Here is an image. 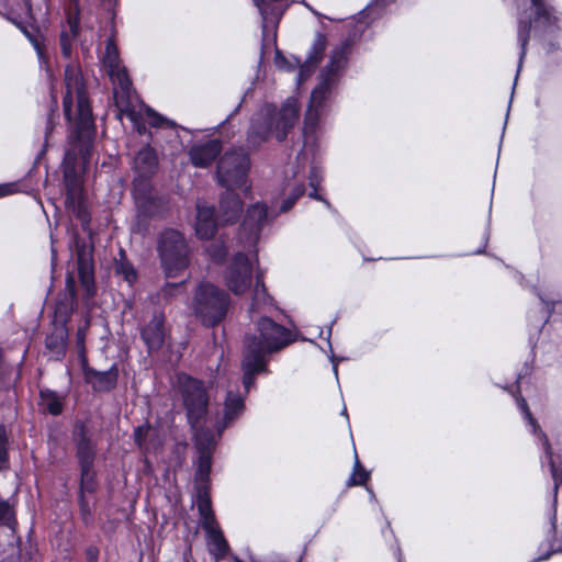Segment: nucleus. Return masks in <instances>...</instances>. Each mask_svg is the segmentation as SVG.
I'll use <instances>...</instances> for the list:
<instances>
[{"mask_svg":"<svg viewBox=\"0 0 562 562\" xmlns=\"http://www.w3.org/2000/svg\"><path fill=\"white\" fill-rule=\"evenodd\" d=\"M295 340L294 335L284 326L270 317L261 316L256 322L254 334H248L244 341L241 369L244 372L243 386L229 389L224 401L222 417L215 422L217 437L240 417L245 409V397L255 383V376L268 372L267 356L277 352Z\"/></svg>","mask_w":562,"mask_h":562,"instance_id":"f257e3e1","label":"nucleus"},{"mask_svg":"<svg viewBox=\"0 0 562 562\" xmlns=\"http://www.w3.org/2000/svg\"><path fill=\"white\" fill-rule=\"evenodd\" d=\"M350 44L344 42L331 50L329 61L319 75V83L311 93V100L304 117L303 153L305 157L311 153L315 156L318 134L322 131L323 119L327 115L331 95L342 76L348 61Z\"/></svg>","mask_w":562,"mask_h":562,"instance_id":"f03ea898","label":"nucleus"},{"mask_svg":"<svg viewBox=\"0 0 562 562\" xmlns=\"http://www.w3.org/2000/svg\"><path fill=\"white\" fill-rule=\"evenodd\" d=\"M64 85V114L69 122L71 133L76 136V140L78 143V145H74V150L78 147L82 165L86 167L92 150L94 120L86 93L82 74L77 66L68 65L65 68Z\"/></svg>","mask_w":562,"mask_h":562,"instance_id":"7ed1b4c3","label":"nucleus"},{"mask_svg":"<svg viewBox=\"0 0 562 562\" xmlns=\"http://www.w3.org/2000/svg\"><path fill=\"white\" fill-rule=\"evenodd\" d=\"M102 60L108 75L116 86L115 100L120 111L133 123L139 134L146 132V121L154 127H176L175 122L156 113L149 106L142 103L138 105L133 104L131 100L132 82L126 69L121 66L117 47L111 38L106 42Z\"/></svg>","mask_w":562,"mask_h":562,"instance_id":"20e7f679","label":"nucleus"},{"mask_svg":"<svg viewBox=\"0 0 562 562\" xmlns=\"http://www.w3.org/2000/svg\"><path fill=\"white\" fill-rule=\"evenodd\" d=\"M299 102L289 98L280 109L273 104H263L252 116L247 140L256 147L273 136L282 142L299 119Z\"/></svg>","mask_w":562,"mask_h":562,"instance_id":"39448f33","label":"nucleus"},{"mask_svg":"<svg viewBox=\"0 0 562 562\" xmlns=\"http://www.w3.org/2000/svg\"><path fill=\"white\" fill-rule=\"evenodd\" d=\"M231 297L226 291L210 282H201L194 290L192 311L207 327L220 324L227 314Z\"/></svg>","mask_w":562,"mask_h":562,"instance_id":"423d86ee","label":"nucleus"},{"mask_svg":"<svg viewBox=\"0 0 562 562\" xmlns=\"http://www.w3.org/2000/svg\"><path fill=\"white\" fill-rule=\"evenodd\" d=\"M157 251L167 278L178 277L189 267L188 244L183 235L176 229H166L160 234Z\"/></svg>","mask_w":562,"mask_h":562,"instance_id":"0eeeda50","label":"nucleus"},{"mask_svg":"<svg viewBox=\"0 0 562 562\" xmlns=\"http://www.w3.org/2000/svg\"><path fill=\"white\" fill-rule=\"evenodd\" d=\"M516 403L518 408L520 409L521 414L524 415V418L529 426L530 432L537 438L538 442L542 446L546 458L548 460L550 471L554 481L553 486V498H552V505L549 513V519L551 524V530L555 532L557 530V504H558V492H559V485L562 484V457L560 460L559 465H555L554 459H553V452L549 445L547 436L542 432L540 429L537 420L532 417L531 412L527 405V402L524 397H516Z\"/></svg>","mask_w":562,"mask_h":562,"instance_id":"6e6552de","label":"nucleus"},{"mask_svg":"<svg viewBox=\"0 0 562 562\" xmlns=\"http://www.w3.org/2000/svg\"><path fill=\"white\" fill-rule=\"evenodd\" d=\"M249 158L243 148L226 151L217 164V179L227 190L243 188L247 182Z\"/></svg>","mask_w":562,"mask_h":562,"instance_id":"1a4fd4ad","label":"nucleus"},{"mask_svg":"<svg viewBox=\"0 0 562 562\" xmlns=\"http://www.w3.org/2000/svg\"><path fill=\"white\" fill-rule=\"evenodd\" d=\"M178 384L187 408V415L192 428L204 416L207 407V394L203 383L187 374L178 376Z\"/></svg>","mask_w":562,"mask_h":562,"instance_id":"9d476101","label":"nucleus"},{"mask_svg":"<svg viewBox=\"0 0 562 562\" xmlns=\"http://www.w3.org/2000/svg\"><path fill=\"white\" fill-rule=\"evenodd\" d=\"M252 263L248 257L238 252L225 271L224 280L235 295L243 294L252 282Z\"/></svg>","mask_w":562,"mask_h":562,"instance_id":"9b49d317","label":"nucleus"},{"mask_svg":"<svg viewBox=\"0 0 562 562\" xmlns=\"http://www.w3.org/2000/svg\"><path fill=\"white\" fill-rule=\"evenodd\" d=\"M269 220L266 204L257 202L247 209L240 228V238L245 245L252 246L259 240L260 233Z\"/></svg>","mask_w":562,"mask_h":562,"instance_id":"f8f14e48","label":"nucleus"},{"mask_svg":"<svg viewBox=\"0 0 562 562\" xmlns=\"http://www.w3.org/2000/svg\"><path fill=\"white\" fill-rule=\"evenodd\" d=\"M262 20V33L274 32L281 18L293 2L303 0H252Z\"/></svg>","mask_w":562,"mask_h":562,"instance_id":"ddd939ff","label":"nucleus"},{"mask_svg":"<svg viewBox=\"0 0 562 562\" xmlns=\"http://www.w3.org/2000/svg\"><path fill=\"white\" fill-rule=\"evenodd\" d=\"M134 169L137 177L134 179V186L136 181L140 182V187H149L148 179L153 177L158 169V157L155 149L150 146L142 148L135 159Z\"/></svg>","mask_w":562,"mask_h":562,"instance_id":"4468645a","label":"nucleus"},{"mask_svg":"<svg viewBox=\"0 0 562 562\" xmlns=\"http://www.w3.org/2000/svg\"><path fill=\"white\" fill-rule=\"evenodd\" d=\"M134 198L138 213L144 217L160 216L165 212V201L161 198L153 196L148 187H140L138 181L135 183Z\"/></svg>","mask_w":562,"mask_h":562,"instance_id":"2eb2a0df","label":"nucleus"},{"mask_svg":"<svg viewBox=\"0 0 562 562\" xmlns=\"http://www.w3.org/2000/svg\"><path fill=\"white\" fill-rule=\"evenodd\" d=\"M221 224L218 216H215L213 206L204 202H196V235L202 239H210L214 236L217 225Z\"/></svg>","mask_w":562,"mask_h":562,"instance_id":"dca6fc26","label":"nucleus"},{"mask_svg":"<svg viewBox=\"0 0 562 562\" xmlns=\"http://www.w3.org/2000/svg\"><path fill=\"white\" fill-rule=\"evenodd\" d=\"M77 257L79 282L83 291L82 300L85 304L89 306L90 300H92L95 294L93 267L89 256L85 250H79Z\"/></svg>","mask_w":562,"mask_h":562,"instance_id":"f3484780","label":"nucleus"},{"mask_svg":"<svg viewBox=\"0 0 562 562\" xmlns=\"http://www.w3.org/2000/svg\"><path fill=\"white\" fill-rule=\"evenodd\" d=\"M165 318L161 314H156L140 330V337L149 351L158 350L165 342Z\"/></svg>","mask_w":562,"mask_h":562,"instance_id":"a211bd4d","label":"nucleus"},{"mask_svg":"<svg viewBox=\"0 0 562 562\" xmlns=\"http://www.w3.org/2000/svg\"><path fill=\"white\" fill-rule=\"evenodd\" d=\"M119 369L113 364L108 371L85 368V379L98 392H109L116 385Z\"/></svg>","mask_w":562,"mask_h":562,"instance_id":"6ab92c4d","label":"nucleus"},{"mask_svg":"<svg viewBox=\"0 0 562 562\" xmlns=\"http://www.w3.org/2000/svg\"><path fill=\"white\" fill-rule=\"evenodd\" d=\"M76 282L71 274L67 276L66 279V293L65 299L59 300L56 303L54 312V324L66 326L70 314L72 313L76 305L75 294Z\"/></svg>","mask_w":562,"mask_h":562,"instance_id":"aec40b11","label":"nucleus"},{"mask_svg":"<svg viewBox=\"0 0 562 562\" xmlns=\"http://www.w3.org/2000/svg\"><path fill=\"white\" fill-rule=\"evenodd\" d=\"M222 150V144L217 139H211L204 144L193 145L189 151L190 159L195 167L204 168L212 164Z\"/></svg>","mask_w":562,"mask_h":562,"instance_id":"412c9836","label":"nucleus"},{"mask_svg":"<svg viewBox=\"0 0 562 562\" xmlns=\"http://www.w3.org/2000/svg\"><path fill=\"white\" fill-rule=\"evenodd\" d=\"M535 9V30L551 32L558 24L559 16L548 0H531Z\"/></svg>","mask_w":562,"mask_h":562,"instance_id":"4be33fe9","label":"nucleus"},{"mask_svg":"<svg viewBox=\"0 0 562 562\" xmlns=\"http://www.w3.org/2000/svg\"><path fill=\"white\" fill-rule=\"evenodd\" d=\"M243 202L233 191L227 190L222 194L220 200L218 220L221 224H229L236 222L241 213Z\"/></svg>","mask_w":562,"mask_h":562,"instance_id":"5701e85b","label":"nucleus"},{"mask_svg":"<svg viewBox=\"0 0 562 562\" xmlns=\"http://www.w3.org/2000/svg\"><path fill=\"white\" fill-rule=\"evenodd\" d=\"M203 530L206 536L207 550L210 554L213 555L215 562H218V560L227 554L229 550L228 543L218 524L210 525V522H207V526L203 527Z\"/></svg>","mask_w":562,"mask_h":562,"instance_id":"b1692460","label":"nucleus"},{"mask_svg":"<svg viewBox=\"0 0 562 562\" xmlns=\"http://www.w3.org/2000/svg\"><path fill=\"white\" fill-rule=\"evenodd\" d=\"M272 308V297L267 293L266 286L260 274L256 276L255 288L252 291L251 304L249 307L250 318L256 314L269 312Z\"/></svg>","mask_w":562,"mask_h":562,"instance_id":"393cba45","label":"nucleus"},{"mask_svg":"<svg viewBox=\"0 0 562 562\" xmlns=\"http://www.w3.org/2000/svg\"><path fill=\"white\" fill-rule=\"evenodd\" d=\"M326 47V38L324 35L319 34L312 47V50L303 65H300V70L297 75V85H301L305 81L314 71L316 65L322 58V55Z\"/></svg>","mask_w":562,"mask_h":562,"instance_id":"a878e982","label":"nucleus"},{"mask_svg":"<svg viewBox=\"0 0 562 562\" xmlns=\"http://www.w3.org/2000/svg\"><path fill=\"white\" fill-rule=\"evenodd\" d=\"M68 330L67 327L54 324L53 331L46 337L45 345L55 360H60L67 348Z\"/></svg>","mask_w":562,"mask_h":562,"instance_id":"bb28decb","label":"nucleus"},{"mask_svg":"<svg viewBox=\"0 0 562 562\" xmlns=\"http://www.w3.org/2000/svg\"><path fill=\"white\" fill-rule=\"evenodd\" d=\"M77 457L80 468L93 467L95 449L81 426L77 434Z\"/></svg>","mask_w":562,"mask_h":562,"instance_id":"cd10ccee","label":"nucleus"},{"mask_svg":"<svg viewBox=\"0 0 562 562\" xmlns=\"http://www.w3.org/2000/svg\"><path fill=\"white\" fill-rule=\"evenodd\" d=\"M65 183H66V203L68 206L74 209L78 207V212L81 209V195H82V182L76 173L66 170L65 171Z\"/></svg>","mask_w":562,"mask_h":562,"instance_id":"c85d7f7f","label":"nucleus"},{"mask_svg":"<svg viewBox=\"0 0 562 562\" xmlns=\"http://www.w3.org/2000/svg\"><path fill=\"white\" fill-rule=\"evenodd\" d=\"M68 31L60 33V47L63 55L68 58L72 50V41L79 32V18L78 14H69L67 19Z\"/></svg>","mask_w":562,"mask_h":562,"instance_id":"c756f323","label":"nucleus"},{"mask_svg":"<svg viewBox=\"0 0 562 562\" xmlns=\"http://www.w3.org/2000/svg\"><path fill=\"white\" fill-rule=\"evenodd\" d=\"M195 447L199 452V456L207 454L213 456V452L216 447V437L210 429H196L195 435Z\"/></svg>","mask_w":562,"mask_h":562,"instance_id":"7c9ffc66","label":"nucleus"},{"mask_svg":"<svg viewBox=\"0 0 562 562\" xmlns=\"http://www.w3.org/2000/svg\"><path fill=\"white\" fill-rule=\"evenodd\" d=\"M198 510L201 516L202 528L207 526V522H210V525L217 524L206 488H198Z\"/></svg>","mask_w":562,"mask_h":562,"instance_id":"2f4dec72","label":"nucleus"},{"mask_svg":"<svg viewBox=\"0 0 562 562\" xmlns=\"http://www.w3.org/2000/svg\"><path fill=\"white\" fill-rule=\"evenodd\" d=\"M322 181L323 170L317 164L313 162L308 175V184L311 187V192L308 193V196L314 200L322 201L327 207H330L329 202L326 199H324L321 194H318V189L321 187Z\"/></svg>","mask_w":562,"mask_h":562,"instance_id":"473e14b6","label":"nucleus"},{"mask_svg":"<svg viewBox=\"0 0 562 562\" xmlns=\"http://www.w3.org/2000/svg\"><path fill=\"white\" fill-rule=\"evenodd\" d=\"M212 465V456L202 454L199 456L198 467L195 471V482L198 488H206L210 480Z\"/></svg>","mask_w":562,"mask_h":562,"instance_id":"72a5a7b5","label":"nucleus"},{"mask_svg":"<svg viewBox=\"0 0 562 562\" xmlns=\"http://www.w3.org/2000/svg\"><path fill=\"white\" fill-rule=\"evenodd\" d=\"M41 406L52 415H59L63 411L61 400L57 393L45 390L41 391Z\"/></svg>","mask_w":562,"mask_h":562,"instance_id":"f704fd0d","label":"nucleus"},{"mask_svg":"<svg viewBox=\"0 0 562 562\" xmlns=\"http://www.w3.org/2000/svg\"><path fill=\"white\" fill-rule=\"evenodd\" d=\"M530 30H531V22L530 21H525L522 18H519V21H518V42H519L521 50H520V55H519V66H518V68H520L522 59L525 58V55H526V46H527L528 41H529Z\"/></svg>","mask_w":562,"mask_h":562,"instance_id":"c9c22d12","label":"nucleus"},{"mask_svg":"<svg viewBox=\"0 0 562 562\" xmlns=\"http://www.w3.org/2000/svg\"><path fill=\"white\" fill-rule=\"evenodd\" d=\"M369 479H370V473L361 467V463H360L358 457L356 456L353 472H352L351 476L349 477L347 485L348 486L364 485Z\"/></svg>","mask_w":562,"mask_h":562,"instance_id":"e433bc0d","label":"nucleus"},{"mask_svg":"<svg viewBox=\"0 0 562 562\" xmlns=\"http://www.w3.org/2000/svg\"><path fill=\"white\" fill-rule=\"evenodd\" d=\"M16 524L14 510L7 501H0V526L14 529Z\"/></svg>","mask_w":562,"mask_h":562,"instance_id":"4c0bfd02","label":"nucleus"},{"mask_svg":"<svg viewBox=\"0 0 562 562\" xmlns=\"http://www.w3.org/2000/svg\"><path fill=\"white\" fill-rule=\"evenodd\" d=\"M81 469V483L80 491L81 495L85 493H93L97 486L94 481V472L92 471V467L80 468Z\"/></svg>","mask_w":562,"mask_h":562,"instance_id":"58836bf2","label":"nucleus"},{"mask_svg":"<svg viewBox=\"0 0 562 562\" xmlns=\"http://www.w3.org/2000/svg\"><path fill=\"white\" fill-rule=\"evenodd\" d=\"M305 193V187L302 182L294 183L291 187L289 196L281 204V212L289 211L295 203V201Z\"/></svg>","mask_w":562,"mask_h":562,"instance_id":"ea45409f","label":"nucleus"},{"mask_svg":"<svg viewBox=\"0 0 562 562\" xmlns=\"http://www.w3.org/2000/svg\"><path fill=\"white\" fill-rule=\"evenodd\" d=\"M79 508H80V516H81L82 521L87 526L91 525L93 521L92 508H91L89 502L86 499L85 495H80Z\"/></svg>","mask_w":562,"mask_h":562,"instance_id":"a19ab883","label":"nucleus"},{"mask_svg":"<svg viewBox=\"0 0 562 562\" xmlns=\"http://www.w3.org/2000/svg\"><path fill=\"white\" fill-rule=\"evenodd\" d=\"M274 63L279 69L285 70V71H292L299 66L297 59H294L293 61H291L286 57L282 56L279 50H277V53H276Z\"/></svg>","mask_w":562,"mask_h":562,"instance_id":"79ce46f5","label":"nucleus"},{"mask_svg":"<svg viewBox=\"0 0 562 562\" xmlns=\"http://www.w3.org/2000/svg\"><path fill=\"white\" fill-rule=\"evenodd\" d=\"M117 273L122 274L124 280L131 285L136 280V271L128 263H121L117 267Z\"/></svg>","mask_w":562,"mask_h":562,"instance_id":"37998d69","label":"nucleus"},{"mask_svg":"<svg viewBox=\"0 0 562 562\" xmlns=\"http://www.w3.org/2000/svg\"><path fill=\"white\" fill-rule=\"evenodd\" d=\"M207 251H209L211 258L217 262L222 261L227 254L225 247L223 245H217V244L211 245L207 248Z\"/></svg>","mask_w":562,"mask_h":562,"instance_id":"c03bdc74","label":"nucleus"},{"mask_svg":"<svg viewBox=\"0 0 562 562\" xmlns=\"http://www.w3.org/2000/svg\"><path fill=\"white\" fill-rule=\"evenodd\" d=\"M7 462V448H5V430L3 426H0V469Z\"/></svg>","mask_w":562,"mask_h":562,"instance_id":"a18cd8bd","label":"nucleus"},{"mask_svg":"<svg viewBox=\"0 0 562 562\" xmlns=\"http://www.w3.org/2000/svg\"><path fill=\"white\" fill-rule=\"evenodd\" d=\"M149 431V427L147 426H139L135 429V442L138 445L139 448H145V437L147 436Z\"/></svg>","mask_w":562,"mask_h":562,"instance_id":"49530a36","label":"nucleus"},{"mask_svg":"<svg viewBox=\"0 0 562 562\" xmlns=\"http://www.w3.org/2000/svg\"><path fill=\"white\" fill-rule=\"evenodd\" d=\"M89 326V321H87L85 327H80L77 331V344L80 349L83 351L85 349V339H86V328Z\"/></svg>","mask_w":562,"mask_h":562,"instance_id":"de8ad7c7","label":"nucleus"},{"mask_svg":"<svg viewBox=\"0 0 562 562\" xmlns=\"http://www.w3.org/2000/svg\"><path fill=\"white\" fill-rule=\"evenodd\" d=\"M555 552H562V544H557V539H554V541L552 543V550L550 552H548L546 555L539 557L533 562H540V561L547 560L550 558V555L552 553H555Z\"/></svg>","mask_w":562,"mask_h":562,"instance_id":"09e8293b","label":"nucleus"},{"mask_svg":"<svg viewBox=\"0 0 562 562\" xmlns=\"http://www.w3.org/2000/svg\"><path fill=\"white\" fill-rule=\"evenodd\" d=\"M14 184L13 183H7V184H0V198L12 194L14 192Z\"/></svg>","mask_w":562,"mask_h":562,"instance_id":"8fccbe9b","label":"nucleus"},{"mask_svg":"<svg viewBox=\"0 0 562 562\" xmlns=\"http://www.w3.org/2000/svg\"><path fill=\"white\" fill-rule=\"evenodd\" d=\"M98 555H99V551L97 548L91 547L87 550V559L89 562H97Z\"/></svg>","mask_w":562,"mask_h":562,"instance_id":"3c124183","label":"nucleus"},{"mask_svg":"<svg viewBox=\"0 0 562 562\" xmlns=\"http://www.w3.org/2000/svg\"><path fill=\"white\" fill-rule=\"evenodd\" d=\"M394 0H375L373 3H371L370 5H368L367 10L369 11H373L375 8L378 7H384L391 2H393Z\"/></svg>","mask_w":562,"mask_h":562,"instance_id":"603ef678","label":"nucleus"},{"mask_svg":"<svg viewBox=\"0 0 562 562\" xmlns=\"http://www.w3.org/2000/svg\"><path fill=\"white\" fill-rule=\"evenodd\" d=\"M330 361L333 363V371L337 378L338 376V360L336 359V357L333 353L330 356Z\"/></svg>","mask_w":562,"mask_h":562,"instance_id":"864d4df0","label":"nucleus"},{"mask_svg":"<svg viewBox=\"0 0 562 562\" xmlns=\"http://www.w3.org/2000/svg\"><path fill=\"white\" fill-rule=\"evenodd\" d=\"M32 42H33V45H34V47L36 49L37 56H38L40 60L42 61V59H43V50H42L40 44L35 40L32 41Z\"/></svg>","mask_w":562,"mask_h":562,"instance_id":"5fc2aeb1","label":"nucleus"},{"mask_svg":"<svg viewBox=\"0 0 562 562\" xmlns=\"http://www.w3.org/2000/svg\"><path fill=\"white\" fill-rule=\"evenodd\" d=\"M50 130H52V122L49 120L48 123H47V126H46V133H45L46 138L48 137V134L50 133Z\"/></svg>","mask_w":562,"mask_h":562,"instance_id":"6e6d98bb","label":"nucleus"},{"mask_svg":"<svg viewBox=\"0 0 562 562\" xmlns=\"http://www.w3.org/2000/svg\"><path fill=\"white\" fill-rule=\"evenodd\" d=\"M540 301H542L546 304L547 307H549L550 305L553 304V301L548 302L542 296H540Z\"/></svg>","mask_w":562,"mask_h":562,"instance_id":"4d7b16f0","label":"nucleus"},{"mask_svg":"<svg viewBox=\"0 0 562 562\" xmlns=\"http://www.w3.org/2000/svg\"><path fill=\"white\" fill-rule=\"evenodd\" d=\"M71 150H68L67 154H66V160H70L71 159Z\"/></svg>","mask_w":562,"mask_h":562,"instance_id":"13d9d810","label":"nucleus"},{"mask_svg":"<svg viewBox=\"0 0 562 562\" xmlns=\"http://www.w3.org/2000/svg\"><path fill=\"white\" fill-rule=\"evenodd\" d=\"M368 492H369L370 497H371L372 499H373V498H375V495H374V493L372 492V490L368 488Z\"/></svg>","mask_w":562,"mask_h":562,"instance_id":"bf43d9fd","label":"nucleus"},{"mask_svg":"<svg viewBox=\"0 0 562 562\" xmlns=\"http://www.w3.org/2000/svg\"><path fill=\"white\" fill-rule=\"evenodd\" d=\"M250 190V187H245V194L247 195Z\"/></svg>","mask_w":562,"mask_h":562,"instance_id":"052dcab7","label":"nucleus"},{"mask_svg":"<svg viewBox=\"0 0 562 562\" xmlns=\"http://www.w3.org/2000/svg\"><path fill=\"white\" fill-rule=\"evenodd\" d=\"M330 334H331V327H329V329H328V336H327L328 341H329Z\"/></svg>","mask_w":562,"mask_h":562,"instance_id":"680f3d73","label":"nucleus"},{"mask_svg":"<svg viewBox=\"0 0 562 562\" xmlns=\"http://www.w3.org/2000/svg\"><path fill=\"white\" fill-rule=\"evenodd\" d=\"M342 414L348 418L346 408L342 409Z\"/></svg>","mask_w":562,"mask_h":562,"instance_id":"e2e57ef3","label":"nucleus"},{"mask_svg":"<svg viewBox=\"0 0 562 562\" xmlns=\"http://www.w3.org/2000/svg\"><path fill=\"white\" fill-rule=\"evenodd\" d=\"M235 562H241L239 559H236Z\"/></svg>","mask_w":562,"mask_h":562,"instance_id":"0e129e2a","label":"nucleus"},{"mask_svg":"<svg viewBox=\"0 0 562 562\" xmlns=\"http://www.w3.org/2000/svg\"><path fill=\"white\" fill-rule=\"evenodd\" d=\"M398 562H402V559H401V557L398 558Z\"/></svg>","mask_w":562,"mask_h":562,"instance_id":"69168bd1","label":"nucleus"}]
</instances>
